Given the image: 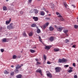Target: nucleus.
<instances>
[{
  "label": "nucleus",
  "instance_id": "nucleus-1",
  "mask_svg": "<svg viewBox=\"0 0 78 78\" xmlns=\"http://www.w3.org/2000/svg\"><path fill=\"white\" fill-rule=\"evenodd\" d=\"M7 27L9 30H11L14 28V27H12V23H11L9 25L7 26Z\"/></svg>",
  "mask_w": 78,
  "mask_h": 78
},
{
  "label": "nucleus",
  "instance_id": "nucleus-2",
  "mask_svg": "<svg viewBox=\"0 0 78 78\" xmlns=\"http://www.w3.org/2000/svg\"><path fill=\"white\" fill-rule=\"evenodd\" d=\"M61 69V68L59 67H56L55 68V71L57 73V72H60Z\"/></svg>",
  "mask_w": 78,
  "mask_h": 78
},
{
  "label": "nucleus",
  "instance_id": "nucleus-3",
  "mask_svg": "<svg viewBox=\"0 0 78 78\" xmlns=\"http://www.w3.org/2000/svg\"><path fill=\"white\" fill-rule=\"evenodd\" d=\"M64 29V27H58L57 28V31H60V32H61L62 30Z\"/></svg>",
  "mask_w": 78,
  "mask_h": 78
},
{
  "label": "nucleus",
  "instance_id": "nucleus-4",
  "mask_svg": "<svg viewBox=\"0 0 78 78\" xmlns=\"http://www.w3.org/2000/svg\"><path fill=\"white\" fill-rule=\"evenodd\" d=\"M8 39L7 38H4L2 39L3 42H8Z\"/></svg>",
  "mask_w": 78,
  "mask_h": 78
},
{
  "label": "nucleus",
  "instance_id": "nucleus-5",
  "mask_svg": "<svg viewBox=\"0 0 78 78\" xmlns=\"http://www.w3.org/2000/svg\"><path fill=\"white\" fill-rule=\"evenodd\" d=\"M11 19L10 18L9 20H7L5 22V23L6 25H8V24H9V23L11 22Z\"/></svg>",
  "mask_w": 78,
  "mask_h": 78
},
{
  "label": "nucleus",
  "instance_id": "nucleus-6",
  "mask_svg": "<svg viewBox=\"0 0 78 78\" xmlns=\"http://www.w3.org/2000/svg\"><path fill=\"white\" fill-rule=\"evenodd\" d=\"M51 48V46H46L44 48L46 50H49Z\"/></svg>",
  "mask_w": 78,
  "mask_h": 78
},
{
  "label": "nucleus",
  "instance_id": "nucleus-7",
  "mask_svg": "<svg viewBox=\"0 0 78 78\" xmlns=\"http://www.w3.org/2000/svg\"><path fill=\"white\" fill-rule=\"evenodd\" d=\"M49 29L50 31H52L54 30V28L51 26L49 27Z\"/></svg>",
  "mask_w": 78,
  "mask_h": 78
},
{
  "label": "nucleus",
  "instance_id": "nucleus-8",
  "mask_svg": "<svg viewBox=\"0 0 78 78\" xmlns=\"http://www.w3.org/2000/svg\"><path fill=\"white\" fill-rule=\"evenodd\" d=\"M33 19L34 20V21H36V22L39 19L38 18V17H33Z\"/></svg>",
  "mask_w": 78,
  "mask_h": 78
},
{
  "label": "nucleus",
  "instance_id": "nucleus-9",
  "mask_svg": "<svg viewBox=\"0 0 78 78\" xmlns=\"http://www.w3.org/2000/svg\"><path fill=\"white\" fill-rule=\"evenodd\" d=\"M47 75L49 78L52 77V75H51V74L50 73H47Z\"/></svg>",
  "mask_w": 78,
  "mask_h": 78
},
{
  "label": "nucleus",
  "instance_id": "nucleus-10",
  "mask_svg": "<svg viewBox=\"0 0 78 78\" xmlns=\"http://www.w3.org/2000/svg\"><path fill=\"white\" fill-rule=\"evenodd\" d=\"M54 40V37H51L49 39V41H51V42H52V41H53Z\"/></svg>",
  "mask_w": 78,
  "mask_h": 78
},
{
  "label": "nucleus",
  "instance_id": "nucleus-11",
  "mask_svg": "<svg viewBox=\"0 0 78 78\" xmlns=\"http://www.w3.org/2000/svg\"><path fill=\"white\" fill-rule=\"evenodd\" d=\"M45 12L44 11H41L40 12V14L41 16H44L45 15Z\"/></svg>",
  "mask_w": 78,
  "mask_h": 78
},
{
  "label": "nucleus",
  "instance_id": "nucleus-12",
  "mask_svg": "<svg viewBox=\"0 0 78 78\" xmlns=\"http://www.w3.org/2000/svg\"><path fill=\"white\" fill-rule=\"evenodd\" d=\"M4 73L5 74H9V72L7 71L6 70H5L4 71Z\"/></svg>",
  "mask_w": 78,
  "mask_h": 78
},
{
  "label": "nucleus",
  "instance_id": "nucleus-13",
  "mask_svg": "<svg viewBox=\"0 0 78 78\" xmlns=\"http://www.w3.org/2000/svg\"><path fill=\"white\" fill-rule=\"evenodd\" d=\"M3 11H7V7L6 6H3Z\"/></svg>",
  "mask_w": 78,
  "mask_h": 78
},
{
  "label": "nucleus",
  "instance_id": "nucleus-14",
  "mask_svg": "<svg viewBox=\"0 0 78 78\" xmlns=\"http://www.w3.org/2000/svg\"><path fill=\"white\" fill-rule=\"evenodd\" d=\"M36 72L37 73H41L42 72V71L41 70H39V69L36 70Z\"/></svg>",
  "mask_w": 78,
  "mask_h": 78
},
{
  "label": "nucleus",
  "instance_id": "nucleus-15",
  "mask_svg": "<svg viewBox=\"0 0 78 78\" xmlns=\"http://www.w3.org/2000/svg\"><path fill=\"white\" fill-rule=\"evenodd\" d=\"M17 78H22V75L21 74H19L16 76Z\"/></svg>",
  "mask_w": 78,
  "mask_h": 78
},
{
  "label": "nucleus",
  "instance_id": "nucleus-16",
  "mask_svg": "<svg viewBox=\"0 0 78 78\" xmlns=\"http://www.w3.org/2000/svg\"><path fill=\"white\" fill-rule=\"evenodd\" d=\"M34 11L35 14H37V13H38V12H39V11L37 9H34Z\"/></svg>",
  "mask_w": 78,
  "mask_h": 78
},
{
  "label": "nucleus",
  "instance_id": "nucleus-17",
  "mask_svg": "<svg viewBox=\"0 0 78 78\" xmlns=\"http://www.w3.org/2000/svg\"><path fill=\"white\" fill-rule=\"evenodd\" d=\"M63 5L65 8H67V4L66 3V2H63Z\"/></svg>",
  "mask_w": 78,
  "mask_h": 78
},
{
  "label": "nucleus",
  "instance_id": "nucleus-18",
  "mask_svg": "<svg viewBox=\"0 0 78 78\" xmlns=\"http://www.w3.org/2000/svg\"><path fill=\"white\" fill-rule=\"evenodd\" d=\"M23 35L24 37H27V34H26V33H25V32H23Z\"/></svg>",
  "mask_w": 78,
  "mask_h": 78
},
{
  "label": "nucleus",
  "instance_id": "nucleus-19",
  "mask_svg": "<svg viewBox=\"0 0 78 78\" xmlns=\"http://www.w3.org/2000/svg\"><path fill=\"white\" fill-rule=\"evenodd\" d=\"M59 48H55L54 49V51H56V52L59 51Z\"/></svg>",
  "mask_w": 78,
  "mask_h": 78
},
{
  "label": "nucleus",
  "instance_id": "nucleus-20",
  "mask_svg": "<svg viewBox=\"0 0 78 78\" xmlns=\"http://www.w3.org/2000/svg\"><path fill=\"white\" fill-rule=\"evenodd\" d=\"M37 33H38V34L40 33H41V30H40V29H37Z\"/></svg>",
  "mask_w": 78,
  "mask_h": 78
},
{
  "label": "nucleus",
  "instance_id": "nucleus-21",
  "mask_svg": "<svg viewBox=\"0 0 78 78\" xmlns=\"http://www.w3.org/2000/svg\"><path fill=\"white\" fill-rule=\"evenodd\" d=\"M68 30H63V32L64 33H68Z\"/></svg>",
  "mask_w": 78,
  "mask_h": 78
},
{
  "label": "nucleus",
  "instance_id": "nucleus-22",
  "mask_svg": "<svg viewBox=\"0 0 78 78\" xmlns=\"http://www.w3.org/2000/svg\"><path fill=\"white\" fill-rule=\"evenodd\" d=\"M14 72L16 73H17L19 72V70L16 69H15L14 70Z\"/></svg>",
  "mask_w": 78,
  "mask_h": 78
},
{
  "label": "nucleus",
  "instance_id": "nucleus-23",
  "mask_svg": "<svg viewBox=\"0 0 78 78\" xmlns=\"http://www.w3.org/2000/svg\"><path fill=\"white\" fill-rule=\"evenodd\" d=\"M30 51L31 53H34V52H35V51L33 49H31V50H30Z\"/></svg>",
  "mask_w": 78,
  "mask_h": 78
},
{
  "label": "nucleus",
  "instance_id": "nucleus-24",
  "mask_svg": "<svg viewBox=\"0 0 78 78\" xmlns=\"http://www.w3.org/2000/svg\"><path fill=\"white\" fill-rule=\"evenodd\" d=\"M36 25L35 24H32L31 25V27H36Z\"/></svg>",
  "mask_w": 78,
  "mask_h": 78
},
{
  "label": "nucleus",
  "instance_id": "nucleus-25",
  "mask_svg": "<svg viewBox=\"0 0 78 78\" xmlns=\"http://www.w3.org/2000/svg\"><path fill=\"white\" fill-rule=\"evenodd\" d=\"M58 61L60 63H62V59H58Z\"/></svg>",
  "mask_w": 78,
  "mask_h": 78
},
{
  "label": "nucleus",
  "instance_id": "nucleus-26",
  "mask_svg": "<svg viewBox=\"0 0 78 78\" xmlns=\"http://www.w3.org/2000/svg\"><path fill=\"white\" fill-rule=\"evenodd\" d=\"M16 58H17V56L15 55H14L12 57V58L14 59H16Z\"/></svg>",
  "mask_w": 78,
  "mask_h": 78
},
{
  "label": "nucleus",
  "instance_id": "nucleus-27",
  "mask_svg": "<svg viewBox=\"0 0 78 78\" xmlns=\"http://www.w3.org/2000/svg\"><path fill=\"white\" fill-rule=\"evenodd\" d=\"M14 75V72H11L10 75L11 76H13Z\"/></svg>",
  "mask_w": 78,
  "mask_h": 78
},
{
  "label": "nucleus",
  "instance_id": "nucleus-28",
  "mask_svg": "<svg viewBox=\"0 0 78 78\" xmlns=\"http://www.w3.org/2000/svg\"><path fill=\"white\" fill-rule=\"evenodd\" d=\"M33 33L32 32H30L29 34V36H33Z\"/></svg>",
  "mask_w": 78,
  "mask_h": 78
},
{
  "label": "nucleus",
  "instance_id": "nucleus-29",
  "mask_svg": "<svg viewBox=\"0 0 78 78\" xmlns=\"http://www.w3.org/2000/svg\"><path fill=\"white\" fill-rule=\"evenodd\" d=\"M47 26L45 25V24L43 26H42L41 27L43 28H45L46 27H47Z\"/></svg>",
  "mask_w": 78,
  "mask_h": 78
},
{
  "label": "nucleus",
  "instance_id": "nucleus-30",
  "mask_svg": "<svg viewBox=\"0 0 78 78\" xmlns=\"http://www.w3.org/2000/svg\"><path fill=\"white\" fill-rule=\"evenodd\" d=\"M44 58L45 60L47 59V56L45 55H44Z\"/></svg>",
  "mask_w": 78,
  "mask_h": 78
},
{
  "label": "nucleus",
  "instance_id": "nucleus-31",
  "mask_svg": "<svg viewBox=\"0 0 78 78\" xmlns=\"http://www.w3.org/2000/svg\"><path fill=\"white\" fill-rule=\"evenodd\" d=\"M66 61V60L65 58H63L62 59V62H64Z\"/></svg>",
  "mask_w": 78,
  "mask_h": 78
},
{
  "label": "nucleus",
  "instance_id": "nucleus-32",
  "mask_svg": "<svg viewBox=\"0 0 78 78\" xmlns=\"http://www.w3.org/2000/svg\"><path fill=\"white\" fill-rule=\"evenodd\" d=\"M37 65H39V64H41V62H37L36 63Z\"/></svg>",
  "mask_w": 78,
  "mask_h": 78
},
{
  "label": "nucleus",
  "instance_id": "nucleus-33",
  "mask_svg": "<svg viewBox=\"0 0 78 78\" xmlns=\"http://www.w3.org/2000/svg\"><path fill=\"white\" fill-rule=\"evenodd\" d=\"M78 27V26L76 25H75L74 26V27L75 28H77Z\"/></svg>",
  "mask_w": 78,
  "mask_h": 78
},
{
  "label": "nucleus",
  "instance_id": "nucleus-34",
  "mask_svg": "<svg viewBox=\"0 0 78 78\" xmlns=\"http://www.w3.org/2000/svg\"><path fill=\"white\" fill-rule=\"evenodd\" d=\"M19 65H18V66H16V69L18 70L19 69Z\"/></svg>",
  "mask_w": 78,
  "mask_h": 78
},
{
  "label": "nucleus",
  "instance_id": "nucleus-35",
  "mask_svg": "<svg viewBox=\"0 0 78 78\" xmlns=\"http://www.w3.org/2000/svg\"><path fill=\"white\" fill-rule=\"evenodd\" d=\"M56 14L57 16H58V15H61V14L60 13H59L58 12H56Z\"/></svg>",
  "mask_w": 78,
  "mask_h": 78
},
{
  "label": "nucleus",
  "instance_id": "nucleus-36",
  "mask_svg": "<svg viewBox=\"0 0 78 78\" xmlns=\"http://www.w3.org/2000/svg\"><path fill=\"white\" fill-rule=\"evenodd\" d=\"M48 25H49V23H45V25H46V26L47 27V26H48Z\"/></svg>",
  "mask_w": 78,
  "mask_h": 78
},
{
  "label": "nucleus",
  "instance_id": "nucleus-37",
  "mask_svg": "<svg viewBox=\"0 0 78 78\" xmlns=\"http://www.w3.org/2000/svg\"><path fill=\"white\" fill-rule=\"evenodd\" d=\"M50 5L51 6H53V7H54V6H55V5L53 4H51Z\"/></svg>",
  "mask_w": 78,
  "mask_h": 78
},
{
  "label": "nucleus",
  "instance_id": "nucleus-38",
  "mask_svg": "<svg viewBox=\"0 0 78 78\" xmlns=\"http://www.w3.org/2000/svg\"><path fill=\"white\" fill-rule=\"evenodd\" d=\"M1 51L2 53H3L4 51V49H1Z\"/></svg>",
  "mask_w": 78,
  "mask_h": 78
},
{
  "label": "nucleus",
  "instance_id": "nucleus-39",
  "mask_svg": "<svg viewBox=\"0 0 78 78\" xmlns=\"http://www.w3.org/2000/svg\"><path fill=\"white\" fill-rule=\"evenodd\" d=\"M72 72V69H69L68 71V72H69V73H71Z\"/></svg>",
  "mask_w": 78,
  "mask_h": 78
},
{
  "label": "nucleus",
  "instance_id": "nucleus-40",
  "mask_svg": "<svg viewBox=\"0 0 78 78\" xmlns=\"http://www.w3.org/2000/svg\"><path fill=\"white\" fill-rule=\"evenodd\" d=\"M69 65H66L64 66V67H69Z\"/></svg>",
  "mask_w": 78,
  "mask_h": 78
},
{
  "label": "nucleus",
  "instance_id": "nucleus-41",
  "mask_svg": "<svg viewBox=\"0 0 78 78\" xmlns=\"http://www.w3.org/2000/svg\"><path fill=\"white\" fill-rule=\"evenodd\" d=\"M60 20L61 21H64V19L62 18H60Z\"/></svg>",
  "mask_w": 78,
  "mask_h": 78
},
{
  "label": "nucleus",
  "instance_id": "nucleus-42",
  "mask_svg": "<svg viewBox=\"0 0 78 78\" xmlns=\"http://www.w3.org/2000/svg\"><path fill=\"white\" fill-rule=\"evenodd\" d=\"M46 20H50V18L49 17H46Z\"/></svg>",
  "mask_w": 78,
  "mask_h": 78
},
{
  "label": "nucleus",
  "instance_id": "nucleus-43",
  "mask_svg": "<svg viewBox=\"0 0 78 78\" xmlns=\"http://www.w3.org/2000/svg\"><path fill=\"white\" fill-rule=\"evenodd\" d=\"M39 39L40 41H42V40L41 39V37H39Z\"/></svg>",
  "mask_w": 78,
  "mask_h": 78
},
{
  "label": "nucleus",
  "instance_id": "nucleus-44",
  "mask_svg": "<svg viewBox=\"0 0 78 78\" xmlns=\"http://www.w3.org/2000/svg\"><path fill=\"white\" fill-rule=\"evenodd\" d=\"M32 0H28V2L31 3V2H32Z\"/></svg>",
  "mask_w": 78,
  "mask_h": 78
},
{
  "label": "nucleus",
  "instance_id": "nucleus-45",
  "mask_svg": "<svg viewBox=\"0 0 78 78\" xmlns=\"http://www.w3.org/2000/svg\"><path fill=\"white\" fill-rule=\"evenodd\" d=\"M76 47V45H73V47H73V48H75Z\"/></svg>",
  "mask_w": 78,
  "mask_h": 78
},
{
  "label": "nucleus",
  "instance_id": "nucleus-46",
  "mask_svg": "<svg viewBox=\"0 0 78 78\" xmlns=\"http://www.w3.org/2000/svg\"><path fill=\"white\" fill-rule=\"evenodd\" d=\"M74 78H78V76H77V75H75L74 76Z\"/></svg>",
  "mask_w": 78,
  "mask_h": 78
},
{
  "label": "nucleus",
  "instance_id": "nucleus-47",
  "mask_svg": "<svg viewBox=\"0 0 78 78\" xmlns=\"http://www.w3.org/2000/svg\"><path fill=\"white\" fill-rule=\"evenodd\" d=\"M71 6H73V8H75V7H76V6H75V5H72Z\"/></svg>",
  "mask_w": 78,
  "mask_h": 78
},
{
  "label": "nucleus",
  "instance_id": "nucleus-48",
  "mask_svg": "<svg viewBox=\"0 0 78 78\" xmlns=\"http://www.w3.org/2000/svg\"><path fill=\"white\" fill-rule=\"evenodd\" d=\"M51 63H50V62L49 61H48L47 62V64H50Z\"/></svg>",
  "mask_w": 78,
  "mask_h": 78
},
{
  "label": "nucleus",
  "instance_id": "nucleus-49",
  "mask_svg": "<svg viewBox=\"0 0 78 78\" xmlns=\"http://www.w3.org/2000/svg\"><path fill=\"white\" fill-rule=\"evenodd\" d=\"M58 17H61V18H62V16L60 15H59L58 16Z\"/></svg>",
  "mask_w": 78,
  "mask_h": 78
},
{
  "label": "nucleus",
  "instance_id": "nucleus-50",
  "mask_svg": "<svg viewBox=\"0 0 78 78\" xmlns=\"http://www.w3.org/2000/svg\"><path fill=\"white\" fill-rule=\"evenodd\" d=\"M73 67H75V63H73Z\"/></svg>",
  "mask_w": 78,
  "mask_h": 78
},
{
  "label": "nucleus",
  "instance_id": "nucleus-51",
  "mask_svg": "<svg viewBox=\"0 0 78 78\" xmlns=\"http://www.w3.org/2000/svg\"><path fill=\"white\" fill-rule=\"evenodd\" d=\"M35 61H39V59H38L37 58H36L35 59Z\"/></svg>",
  "mask_w": 78,
  "mask_h": 78
},
{
  "label": "nucleus",
  "instance_id": "nucleus-52",
  "mask_svg": "<svg viewBox=\"0 0 78 78\" xmlns=\"http://www.w3.org/2000/svg\"><path fill=\"white\" fill-rule=\"evenodd\" d=\"M55 28H56L57 29V28H58V27L57 26H56V25H55Z\"/></svg>",
  "mask_w": 78,
  "mask_h": 78
},
{
  "label": "nucleus",
  "instance_id": "nucleus-53",
  "mask_svg": "<svg viewBox=\"0 0 78 78\" xmlns=\"http://www.w3.org/2000/svg\"><path fill=\"white\" fill-rule=\"evenodd\" d=\"M20 14H23V12H22V11L20 12Z\"/></svg>",
  "mask_w": 78,
  "mask_h": 78
},
{
  "label": "nucleus",
  "instance_id": "nucleus-54",
  "mask_svg": "<svg viewBox=\"0 0 78 78\" xmlns=\"http://www.w3.org/2000/svg\"><path fill=\"white\" fill-rule=\"evenodd\" d=\"M66 42H69V40H66Z\"/></svg>",
  "mask_w": 78,
  "mask_h": 78
},
{
  "label": "nucleus",
  "instance_id": "nucleus-55",
  "mask_svg": "<svg viewBox=\"0 0 78 78\" xmlns=\"http://www.w3.org/2000/svg\"><path fill=\"white\" fill-rule=\"evenodd\" d=\"M40 74L41 76H43V74L42 73V72H41V73H40Z\"/></svg>",
  "mask_w": 78,
  "mask_h": 78
},
{
  "label": "nucleus",
  "instance_id": "nucleus-56",
  "mask_svg": "<svg viewBox=\"0 0 78 78\" xmlns=\"http://www.w3.org/2000/svg\"><path fill=\"white\" fill-rule=\"evenodd\" d=\"M11 67H12V68H13L14 67V66L13 65L11 66Z\"/></svg>",
  "mask_w": 78,
  "mask_h": 78
},
{
  "label": "nucleus",
  "instance_id": "nucleus-57",
  "mask_svg": "<svg viewBox=\"0 0 78 78\" xmlns=\"http://www.w3.org/2000/svg\"><path fill=\"white\" fill-rule=\"evenodd\" d=\"M17 39V37H15V39Z\"/></svg>",
  "mask_w": 78,
  "mask_h": 78
},
{
  "label": "nucleus",
  "instance_id": "nucleus-58",
  "mask_svg": "<svg viewBox=\"0 0 78 78\" xmlns=\"http://www.w3.org/2000/svg\"><path fill=\"white\" fill-rule=\"evenodd\" d=\"M69 69H72V68L70 67H69Z\"/></svg>",
  "mask_w": 78,
  "mask_h": 78
},
{
  "label": "nucleus",
  "instance_id": "nucleus-59",
  "mask_svg": "<svg viewBox=\"0 0 78 78\" xmlns=\"http://www.w3.org/2000/svg\"><path fill=\"white\" fill-rule=\"evenodd\" d=\"M48 16H51V15L50 14H49Z\"/></svg>",
  "mask_w": 78,
  "mask_h": 78
},
{
  "label": "nucleus",
  "instance_id": "nucleus-60",
  "mask_svg": "<svg viewBox=\"0 0 78 78\" xmlns=\"http://www.w3.org/2000/svg\"><path fill=\"white\" fill-rule=\"evenodd\" d=\"M36 48V47H35L34 48Z\"/></svg>",
  "mask_w": 78,
  "mask_h": 78
},
{
  "label": "nucleus",
  "instance_id": "nucleus-61",
  "mask_svg": "<svg viewBox=\"0 0 78 78\" xmlns=\"http://www.w3.org/2000/svg\"><path fill=\"white\" fill-rule=\"evenodd\" d=\"M46 11V12H48V11Z\"/></svg>",
  "mask_w": 78,
  "mask_h": 78
},
{
  "label": "nucleus",
  "instance_id": "nucleus-62",
  "mask_svg": "<svg viewBox=\"0 0 78 78\" xmlns=\"http://www.w3.org/2000/svg\"><path fill=\"white\" fill-rule=\"evenodd\" d=\"M1 30H2V27H1L0 28V31H1Z\"/></svg>",
  "mask_w": 78,
  "mask_h": 78
},
{
  "label": "nucleus",
  "instance_id": "nucleus-63",
  "mask_svg": "<svg viewBox=\"0 0 78 78\" xmlns=\"http://www.w3.org/2000/svg\"><path fill=\"white\" fill-rule=\"evenodd\" d=\"M20 67H21V66H20L19 68H20Z\"/></svg>",
  "mask_w": 78,
  "mask_h": 78
},
{
  "label": "nucleus",
  "instance_id": "nucleus-64",
  "mask_svg": "<svg viewBox=\"0 0 78 78\" xmlns=\"http://www.w3.org/2000/svg\"><path fill=\"white\" fill-rule=\"evenodd\" d=\"M6 0V2H8L9 0Z\"/></svg>",
  "mask_w": 78,
  "mask_h": 78
}]
</instances>
